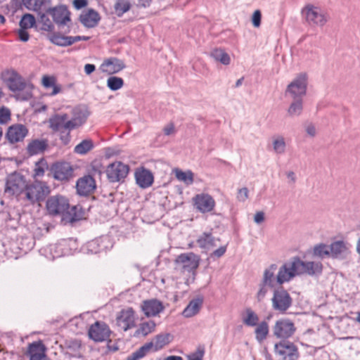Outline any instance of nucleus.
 Returning a JSON list of instances; mask_svg holds the SVG:
<instances>
[{
  "mask_svg": "<svg viewBox=\"0 0 360 360\" xmlns=\"http://www.w3.org/2000/svg\"><path fill=\"white\" fill-rule=\"evenodd\" d=\"M46 208L49 215L61 217L63 224H73L84 217V212L79 205L70 207L68 200L60 195L49 197L46 202Z\"/></svg>",
  "mask_w": 360,
  "mask_h": 360,
  "instance_id": "obj_1",
  "label": "nucleus"
},
{
  "mask_svg": "<svg viewBox=\"0 0 360 360\" xmlns=\"http://www.w3.org/2000/svg\"><path fill=\"white\" fill-rule=\"evenodd\" d=\"M169 342V334H159L154 338V342L146 343L137 350L129 355L126 360H140L147 355L153 347L159 350Z\"/></svg>",
  "mask_w": 360,
  "mask_h": 360,
  "instance_id": "obj_2",
  "label": "nucleus"
},
{
  "mask_svg": "<svg viewBox=\"0 0 360 360\" xmlns=\"http://www.w3.org/2000/svg\"><path fill=\"white\" fill-rule=\"evenodd\" d=\"M302 17L310 25L318 27L324 26L328 20V16L320 7L308 4L301 11Z\"/></svg>",
  "mask_w": 360,
  "mask_h": 360,
  "instance_id": "obj_3",
  "label": "nucleus"
},
{
  "mask_svg": "<svg viewBox=\"0 0 360 360\" xmlns=\"http://www.w3.org/2000/svg\"><path fill=\"white\" fill-rule=\"evenodd\" d=\"M1 79L9 90H24L29 88L25 79L14 69H7L1 72Z\"/></svg>",
  "mask_w": 360,
  "mask_h": 360,
  "instance_id": "obj_4",
  "label": "nucleus"
},
{
  "mask_svg": "<svg viewBox=\"0 0 360 360\" xmlns=\"http://www.w3.org/2000/svg\"><path fill=\"white\" fill-rule=\"evenodd\" d=\"M61 347L62 352L65 359L84 360L85 347L82 345L81 340L77 339L67 340Z\"/></svg>",
  "mask_w": 360,
  "mask_h": 360,
  "instance_id": "obj_5",
  "label": "nucleus"
},
{
  "mask_svg": "<svg viewBox=\"0 0 360 360\" xmlns=\"http://www.w3.org/2000/svg\"><path fill=\"white\" fill-rule=\"evenodd\" d=\"M27 187L25 176L18 172H13L8 176L5 187V193L8 195H18Z\"/></svg>",
  "mask_w": 360,
  "mask_h": 360,
  "instance_id": "obj_6",
  "label": "nucleus"
},
{
  "mask_svg": "<svg viewBox=\"0 0 360 360\" xmlns=\"http://www.w3.org/2000/svg\"><path fill=\"white\" fill-rule=\"evenodd\" d=\"M297 257H292L289 262L283 264L279 269L276 281L278 285L290 281L296 276H299Z\"/></svg>",
  "mask_w": 360,
  "mask_h": 360,
  "instance_id": "obj_7",
  "label": "nucleus"
},
{
  "mask_svg": "<svg viewBox=\"0 0 360 360\" xmlns=\"http://www.w3.org/2000/svg\"><path fill=\"white\" fill-rule=\"evenodd\" d=\"M50 192L49 188L44 182L35 181L25 188L26 198L31 202L43 200Z\"/></svg>",
  "mask_w": 360,
  "mask_h": 360,
  "instance_id": "obj_8",
  "label": "nucleus"
},
{
  "mask_svg": "<svg viewBox=\"0 0 360 360\" xmlns=\"http://www.w3.org/2000/svg\"><path fill=\"white\" fill-rule=\"evenodd\" d=\"M177 267L184 272H194L198 267L200 257L193 252L183 253L175 259Z\"/></svg>",
  "mask_w": 360,
  "mask_h": 360,
  "instance_id": "obj_9",
  "label": "nucleus"
},
{
  "mask_svg": "<svg viewBox=\"0 0 360 360\" xmlns=\"http://www.w3.org/2000/svg\"><path fill=\"white\" fill-rule=\"evenodd\" d=\"M271 302L274 310L284 313L292 305V300L285 290L279 288L274 290Z\"/></svg>",
  "mask_w": 360,
  "mask_h": 360,
  "instance_id": "obj_10",
  "label": "nucleus"
},
{
  "mask_svg": "<svg viewBox=\"0 0 360 360\" xmlns=\"http://www.w3.org/2000/svg\"><path fill=\"white\" fill-rule=\"evenodd\" d=\"M296 328L288 319H281L276 321L273 327V334L278 339L285 340L295 333Z\"/></svg>",
  "mask_w": 360,
  "mask_h": 360,
  "instance_id": "obj_11",
  "label": "nucleus"
},
{
  "mask_svg": "<svg viewBox=\"0 0 360 360\" xmlns=\"http://www.w3.org/2000/svg\"><path fill=\"white\" fill-rule=\"evenodd\" d=\"M136 319L135 312L132 308L123 309L117 315V326L121 330L127 331L135 326Z\"/></svg>",
  "mask_w": 360,
  "mask_h": 360,
  "instance_id": "obj_12",
  "label": "nucleus"
},
{
  "mask_svg": "<svg viewBox=\"0 0 360 360\" xmlns=\"http://www.w3.org/2000/svg\"><path fill=\"white\" fill-rule=\"evenodd\" d=\"M128 172V166L121 162L111 163L106 169V174L110 182H117L124 179Z\"/></svg>",
  "mask_w": 360,
  "mask_h": 360,
  "instance_id": "obj_13",
  "label": "nucleus"
},
{
  "mask_svg": "<svg viewBox=\"0 0 360 360\" xmlns=\"http://www.w3.org/2000/svg\"><path fill=\"white\" fill-rule=\"evenodd\" d=\"M88 334L89 338L94 341L103 342L109 338L110 330L104 322L96 321L90 326Z\"/></svg>",
  "mask_w": 360,
  "mask_h": 360,
  "instance_id": "obj_14",
  "label": "nucleus"
},
{
  "mask_svg": "<svg viewBox=\"0 0 360 360\" xmlns=\"http://www.w3.org/2000/svg\"><path fill=\"white\" fill-rule=\"evenodd\" d=\"M299 274L309 276L320 275L323 271V264L319 261H303L297 257Z\"/></svg>",
  "mask_w": 360,
  "mask_h": 360,
  "instance_id": "obj_15",
  "label": "nucleus"
},
{
  "mask_svg": "<svg viewBox=\"0 0 360 360\" xmlns=\"http://www.w3.org/2000/svg\"><path fill=\"white\" fill-rule=\"evenodd\" d=\"M89 115L90 112L86 105H77L71 111V117H69V126H70L72 129L79 127L86 122Z\"/></svg>",
  "mask_w": 360,
  "mask_h": 360,
  "instance_id": "obj_16",
  "label": "nucleus"
},
{
  "mask_svg": "<svg viewBox=\"0 0 360 360\" xmlns=\"http://www.w3.org/2000/svg\"><path fill=\"white\" fill-rule=\"evenodd\" d=\"M49 127L54 131L65 133L72 130L69 126V115L67 113H58L52 116L49 120Z\"/></svg>",
  "mask_w": 360,
  "mask_h": 360,
  "instance_id": "obj_17",
  "label": "nucleus"
},
{
  "mask_svg": "<svg viewBox=\"0 0 360 360\" xmlns=\"http://www.w3.org/2000/svg\"><path fill=\"white\" fill-rule=\"evenodd\" d=\"M276 354L282 356L283 360H296L298 358L297 347L293 343L289 342H281L274 346Z\"/></svg>",
  "mask_w": 360,
  "mask_h": 360,
  "instance_id": "obj_18",
  "label": "nucleus"
},
{
  "mask_svg": "<svg viewBox=\"0 0 360 360\" xmlns=\"http://www.w3.org/2000/svg\"><path fill=\"white\" fill-rule=\"evenodd\" d=\"M193 202L195 207L202 213L211 212L215 206L214 198L207 193L197 194L193 197Z\"/></svg>",
  "mask_w": 360,
  "mask_h": 360,
  "instance_id": "obj_19",
  "label": "nucleus"
},
{
  "mask_svg": "<svg viewBox=\"0 0 360 360\" xmlns=\"http://www.w3.org/2000/svg\"><path fill=\"white\" fill-rule=\"evenodd\" d=\"M352 245L344 240H337L330 245V257L344 259L350 254Z\"/></svg>",
  "mask_w": 360,
  "mask_h": 360,
  "instance_id": "obj_20",
  "label": "nucleus"
},
{
  "mask_svg": "<svg viewBox=\"0 0 360 360\" xmlns=\"http://www.w3.org/2000/svg\"><path fill=\"white\" fill-rule=\"evenodd\" d=\"M28 134L27 128L22 124H15L10 126L6 134L8 142L11 143L23 141Z\"/></svg>",
  "mask_w": 360,
  "mask_h": 360,
  "instance_id": "obj_21",
  "label": "nucleus"
},
{
  "mask_svg": "<svg viewBox=\"0 0 360 360\" xmlns=\"http://www.w3.org/2000/svg\"><path fill=\"white\" fill-rule=\"evenodd\" d=\"M48 14L51 15L55 23L59 26L65 25L68 22L70 21V13L65 6L62 5L54 8L50 7Z\"/></svg>",
  "mask_w": 360,
  "mask_h": 360,
  "instance_id": "obj_22",
  "label": "nucleus"
},
{
  "mask_svg": "<svg viewBox=\"0 0 360 360\" xmlns=\"http://www.w3.org/2000/svg\"><path fill=\"white\" fill-rule=\"evenodd\" d=\"M290 96L293 99L288 110V115L290 117H296L301 115L302 111V98L305 91H289Z\"/></svg>",
  "mask_w": 360,
  "mask_h": 360,
  "instance_id": "obj_23",
  "label": "nucleus"
},
{
  "mask_svg": "<svg viewBox=\"0 0 360 360\" xmlns=\"http://www.w3.org/2000/svg\"><path fill=\"white\" fill-rule=\"evenodd\" d=\"M51 171L53 177L60 181L68 179L72 173V169L68 162H56L52 165Z\"/></svg>",
  "mask_w": 360,
  "mask_h": 360,
  "instance_id": "obj_24",
  "label": "nucleus"
},
{
  "mask_svg": "<svg viewBox=\"0 0 360 360\" xmlns=\"http://www.w3.org/2000/svg\"><path fill=\"white\" fill-rule=\"evenodd\" d=\"M49 147V141L46 139H32L29 141L26 151L30 155L42 154Z\"/></svg>",
  "mask_w": 360,
  "mask_h": 360,
  "instance_id": "obj_25",
  "label": "nucleus"
},
{
  "mask_svg": "<svg viewBox=\"0 0 360 360\" xmlns=\"http://www.w3.org/2000/svg\"><path fill=\"white\" fill-rule=\"evenodd\" d=\"M76 188L80 195H88L96 188L95 180L90 175L84 176L78 179Z\"/></svg>",
  "mask_w": 360,
  "mask_h": 360,
  "instance_id": "obj_26",
  "label": "nucleus"
},
{
  "mask_svg": "<svg viewBox=\"0 0 360 360\" xmlns=\"http://www.w3.org/2000/svg\"><path fill=\"white\" fill-rule=\"evenodd\" d=\"M164 308L162 303L156 299L146 300L141 304L142 311L148 317L158 315Z\"/></svg>",
  "mask_w": 360,
  "mask_h": 360,
  "instance_id": "obj_27",
  "label": "nucleus"
},
{
  "mask_svg": "<svg viewBox=\"0 0 360 360\" xmlns=\"http://www.w3.org/2000/svg\"><path fill=\"white\" fill-rule=\"evenodd\" d=\"M101 16L99 13L93 8L84 11L79 16L81 23L86 27H95L99 22Z\"/></svg>",
  "mask_w": 360,
  "mask_h": 360,
  "instance_id": "obj_28",
  "label": "nucleus"
},
{
  "mask_svg": "<svg viewBox=\"0 0 360 360\" xmlns=\"http://www.w3.org/2000/svg\"><path fill=\"white\" fill-rule=\"evenodd\" d=\"M24 6L29 10L37 11L38 14L48 13L51 7V0H22Z\"/></svg>",
  "mask_w": 360,
  "mask_h": 360,
  "instance_id": "obj_29",
  "label": "nucleus"
},
{
  "mask_svg": "<svg viewBox=\"0 0 360 360\" xmlns=\"http://www.w3.org/2000/svg\"><path fill=\"white\" fill-rule=\"evenodd\" d=\"M27 355L30 360H40L47 356L46 347L41 341L34 342L28 347Z\"/></svg>",
  "mask_w": 360,
  "mask_h": 360,
  "instance_id": "obj_30",
  "label": "nucleus"
},
{
  "mask_svg": "<svg viewBox=\"0 0 360 360\" xmlns=\"http://www.w3.org/2000/svg\"><path fill=\"white\" fill-rule=\"evenodd\" d=\"M123 68H124L123 61L117 58H108L101 65V70L108 74L116 73Z\"/></svg>",
  "mask_w": 360,
  "mask_h": 360,
  "instance_id": "obj_31",
  "label": "nucleus"
},
{
  "mask_svg": "<svg viewBox=\"0 0 360 360\" xmlns=\"http://www.w3.org/2000/svg\"><path fill=\"white\" fill-rule=\"evenodd\" d=\"M135 178L137 184L143 188L150 186L153 182L152 173L146 169L137 170L135 172Z\"/></svg>",
  "mask_w": 360,
  "mask_h": 360,
  "instance_id": "obj_32",
  "label": "nucleus"
},
{
  "mask_svg": "<svg viewBox=\"0 0 360 360\" xmlns=\"http://www.w3.org/2000/svg\"><path fill=\"white\" fill-rule=\"evenodd\" d=\"M308 88V75L306 72H300L296 75L293 80L288 85L287 90L297 89L306 90Z\"/></svg>",
  "mask_w": 360,
  "mask_h": 360,
  "instance_id": "obj_33",
  "label": "nucleus"
},
{
  "mask_svg": "<svg viewBox=\"0 0 360 360\" xmlns=\"http://www.w3.org/2000/svg\"><path fill=\"white\" fill-rule=\"evenodd\" d=\"M203 300L200 297L192 300L182 312L186 318H190L196 315L202 307Z\"/></svg>",
  "mask_w": 360,
  "mask_h": 360,
  "instance_id": "obj_34",
  "label": "nucleus"
},
{
  "mask_svg": "<svg viewBox=\"0 0 360 360\" xmlns=\"http://www.w3.org/2000/svg\"><path fill=\"white\" fill-rule=\"evenodd\" d=\"M276 271L277 265L274 264L270 265L264 270L262 280L264 285H269L270 288H274L276 285H278L276 281V276H275Z\"/></svg>",
  "mask_w": 360,
  "mask_h": 360,
  "instance_id": "obj_35",
  "label": "nucleus"
},
{
  "mask_svg": "<svg viewBox=\"0 0 360 360\" xmlns=\"http://www.w3.org/2000/svg\"><path fill=\"white\" fill-rule=\"evenodd\" d=\"M219 239L215 238L210 233H204L197 240V244L201 248L210 250L217 246Z\"/></svg>",
  "mask_w": 360,
  "mask_h": 360,
  "instance_id": "obj_36",
  "label": "nucleus"
},
{
  "mask_svg": "<svg viewBox=\"0 0 360 360\" xmlns=\"http://www.w3.org/2000/svg\"><path fill=\"white\" fill-rule=\"evenodd\" d=\"M156 324L153 321H148L140 323L139 328L135 332L136 337H145L155 330Z\"/></svg>",
  "mask_w": 360,
  "mask_h": 360,
  "instance_id": "obj_37",
  "label": "nucleus"
},
{
  "mask_svg": "<svg viewBox=\"0 0 360 360\" xmlns=\"http://www.w3.org/2000/svg\"><path fill=\"white\" fill-rule=\"evenodd\" d=\"M255 338L259 342H263L269 334V324L266 321L257 323L255 330Z\"/></svg>",
  "mask_w": 360,
  "mask_h": 360,
  "instance_id": "obj_38",
  "label": "nucleus"
},
{
  "mask_svg": "<svg viewBox=\"0 0 360 360\" xmlns=\"http://www.w3.org/2000/svg\"><path fill=\"white\" fill-rule=\"evenodd\" d=\"M174 174L179 181L184 182L187 186L193 183V173L191 170L184 172L181 169H176Z\"/></svg>",
  "mask_w": 360,
  "mask_h": 360,
  "instance_id": "obj_39",
  "label": "nucleus"
},
{
  "mask_svg": "<svg viewBox=\"0 0 360 360\" xmlns=\"http://www.w3.org/2000/svg\"><path fill=\"white\" fill-rule=\"evenodd\" d=\"M313 255L321 259L330 257V245L324 243L316 245L313 248Z\"/></svg>",
  "mask_w": 360,
  "mask_h": 360,
  "instance_id": "obj_40",
  "label": "nucleus"
},
{
  "mask_svg": "<svg viewBox=\"0 0 360 360\" xmlns=\"http://www.w3.org/2000/svg\"><path fill=\"white\" fill-rule=\"evenodd\" d=\"M50 41L59 46H68L72 45L71 36H64L58 33L53 34L50 37Z\"/></svg>",
  "mask_w": 360,
  "mask_h": 360,
  "instance_id": "obj_41",
  "label": "nucleus"
},
{
  "mask_svg": "<svg viewBox=\"0 0 360 360\" xmlns=\"http://www.w3.org/2000/svg\"><path fill=\"white\" fill-rule=\"evenodd\" d=\"M211 56L217 61H219L223 65H229L231 62L229 55L223 49H216L211 53Z\"/></svg>",
  "mask_w": 360,
  "mask_h": 360,
  "instance_id": "obj_42",
  "label": "nucleus"
},
{
  "mask_svg": "<svg viewBox=\"0 0 360 360\" xmlns=\"http://www.w3.org/2000/svg\"><path fill=\"white\" fill-rule=\"evenodd\" d=\"M130 8L131 4L129 0H117L114 5L115 12L119 17L129 11Z\"/></svg>",
  "mask_w": 360,
  "mask_h": 360,
  "instance_id": "obj_43",
  "label": "nucleus"
},
{
  "mask_svg": "<svg viewBox=\"0 0 360 360\" xmlns=\"http://www.w3.org/2000/svg\"><path fill=\"white\" fill-rule=\"evenodd\" d=\"M94 148L93 142L91 139H85L77 144L74 149V151L79 155H84L90 151Z\"/></svg>",
  "mask_w": 360,
  "mask_h": 360,
  "instance_id": "obj_44",
  "label": "nucleus"
},
{
  "mask_svg": "<svg viewBox=\"0 0 360 360\" xmlns=\"http://www.w3.org/2000/svg\"><path fill=\"white\" fill-rule=\"evenodd\" d=\"M243 321L246 326H255L258 323L259 316L251 309H247Z\"/></svg>",
  "mask_w": 360,
  "mask_h": 360,
  "instance_id": "obj_45",
  "label": "nucleus"
},
{
  "mask_svg": "<svg viewBox=\"0 0 360 360\" xmlns=\"http://www.w3.org/2000/svg\"><path fill=\"white\" fill-rule=\"evenodd\" d=\"M273 149L276 154H283L285 151L286 144L285 139L281 136L275 137L273 140Z\"/></svg>",
  "mask_w": 360,
  "mask_h": 360,
  "instance_id": "obj_46",
  "label": "nucleus"
},
{
  "mask_svg": "<svg viewBox=\"0 0 360 360\" xmlns=\"http://www.w3.org/2000/svg\"><path fill=\"white\" fill-rule=\"evenodd\" d=\"M48 13L43 12L39 15V23L41 24V29L44 31L51 32L53 30V25L47 16Z\"/></svg>",
  "mask_w": 360,
  "mask_h": 360,
  "instance_id": "obj_47",
  "label": "nucleus"
},
{
  "mask_svg": "<svg viewBox=\"0 0 360 360\" xmlns=\"http://www.w3.org/2000/svg\"><path fill=\"white\" fill-rule=\"evenodd\" d=\"M35 18L31 14H25L20 21V27L23 29L31 28L35 24Z\"/></svg>",
  "mask_w": 360,
  "mask_h": 360,
  "instance_id": "obj_48",
  "label": "nucleus"
},
{
  "mask_svg": "<svg viewBox=\"0 0 360 360\" xmlns=\"http://www.w3.org/2000/svg\"><path fill=\"white\" fill-rule=\"evenodd\" d=\"M123 86V79L117 77H110L108 79V86L110 90H118Z\"/></svg>",
  "mask_w": 360,
  "mask_h": 360,
  "instance_id": "obj_49",
  "label": "nucleus"
},
{
  "mask_svg": "<svg viewBox=\"0 0 360 360\" xmlns=\"http://www.w3.org/2000/svg\"><path fill=\"white\" fill-rule=\"evenodd\" d=\"M11 110L4 106L0 108V124H6L11 120Z\"/></svg>",
  "mask_w": 360,
  "mask_h": 360,
  "instance_id": "obj_50",
  "label": "nucleus"
},
{
  "mask_svg": "<svg viewBox=\"0 0 360 360\" xmlns=\"http://www.w3.org/2000/svg\"><path fill=\"white\" fill-rule=\"evenodd\" d=\"M87 250L92 254H96L103 250V248L100 247L99 240H94L88 243Z\"/></svg>",
  "mask_w": 360,
  "mask_h": 360,
  "instance_id": "obj_51",
  "label": "nucleus"
},
{
  "mask_svg": "<svg viewBox=\"0 0 360 360\" xmlns=\"http://www.w3.org/2000/svg\"><path fill=\"white\" fill-rule=\"evenodd\" d=\"M55 79L53 77L45 75L42 77V84L45 88H51L53 90H60L59 88L54 85Z\"/></svg>",
  "mask_w": 360,
  "mask_h": 360,
  "instance_id": "obj_52",
  "label": "nucleus"
},
{
  "mask_svg": "<svg viewBox=\"0 0 360 360\" xmlns=\"http://www.w3.org/2000/svg\"><path fill=\"white\" fill-rule=\"evenodd\" d=\"M269 285H264V282H261L259 285V290L257 294L258 301H262L266 296L269 289H271Z\"/></svg>",
  "mask_w": 360,
  "mask_h": 360,
  "instance_id": "obj_53",
  "label": "nucleus"
},
{
  "mask_svg": "<svg viewBox=\"0 0 360 360\" xmlns=\"http://www.w3.org/2000/svg\"><path fill=\"white\" fill-rule=\"evenodd\" d=\"M13 93L15 99L20 101H27L32 97L31 91H13Z\"/></svg>",
  "mask_w": 360,
  "mask_h": 360,
  "instance_id": "obj_54",
  "label": "nucleus"
},
{
  "mask_svg": "<svg viewBox=\"0 0 360 360\" xmlns=\"http://www.w3.org/2000/svg\"><path fill=\"white\" fill-rule=\"evenodd\" d=\"M205 350L202 348H198L196 352L188 356V360H202Z\"/></svg>",
  "mask_w": 360,
  "mask_h": 360,
  "instance_id": "obj_55",
  "label": "nucleus"
},
{
  "mask_svg": "<svg viewBox=\"0 0 360 360\" xmlns=\"http://www.w3.org/2000/svg\"><path fill=\"white\" fill-rule=\"evenodd\" d=\"M262 13L259 10H256L252 16V22L254 27H259L261 25Z\"/></svg>",
  "mask_w": 360,
  "mask_h": 360,
  "instance_id": "obj_56",
  "label": "nucleus"
},
{
  "mask_svg": "<svg viewBox=\"0 0 360 360\" xmlns=\"http://www.w3.org/2000/svg\"><path fill=\"white\" fill-rule=\"evenodd\" d=\"M248 198V189L245 187L238 190L237 193V199L239 201L244 202Z\"/></svg>",
  "mask_w": 360,
  "mask_h": 360,
  "instance_id": "obj_57",
  "label": "nucleus"
},
{
  "mask_svg": "<svg viewBox=\"0 0 360 360\" xmlns=\"http://www.w3.org/2000/svg\"><path fill=\"white\" fill-rule=\"evenodd\" d=\"M163 132L166 136H172L176 134L175 127L173 123L167 124L163 128Z\"/></svg>",
  "mask_w": 360,
  "mask_h": 360,
  "instance_id": "obj_58",
  "label": "nucleus"
},
{
  "mask_svg": "<svg viewBox=\"0 0 360 360\" xmlns=\"http://www.w3.org/2000/svg\"><path fill=\"white\" fill-rule=\"evenodd\" d=\"M27 29L21 28L18 30V37L20 41H27L30 38L28 32L26 31Z\"/></svg>",
  "mask_w": 360,
  "mask_h": 360,
  "instance_id": "obj_59",
  "label": "nucleus"
},
{
  "mask_svg": "<svg viewBox=\"0 0 360 360\" xmlns=\"http://www.w3.org/2000/svg\"><path fill=\"white\" fill-rule=\"evenodd\" d=\"M72 4H73L74 7L76 9L79 10V9L84 8L85 6H87L88 1L87 0H73Z\"/></svg>",
  "mask_w": 360,
  "mask_h": 360,
  "instance_id": "obj_60",
  "label": "nucleus"
},
{
  "mask_svg": "<svg viewBox=\"0 0 360 360\" xmlns=\"http://www.w3.org/2000/svg\"><path fill=\"white\" fill-rule=\"evenodd\" d=\"M226 246H225V245L221 246L218 249H217L216 250H214L213 252L212 256L219 258V257H221L222 255H224V253L226 252Z\"/></svg>",
  "mask_w": 360,
  "mask_h": 360,
  "instance_id": "obj_61",
  "label": "nucleus"
},
{
  "mask_svg": "<svg viewBox=\"0 0 360 360\" xmlns=\"http://www.w3.org/2000/svg\"><path fill=\"white\" fill-rule=\"evenodd\" d=\"M264 220V213L263 212H257L254 217V221L256 224H259Z\"/></svg>",
  "mask_w": 360,
  "mask_h": 360,
  "instance_id": "obj_62",
  "label": "nucleus"
},
{
  "mask_svg": "<svg viewBox=\"0 0 360 360\" xmlns=\"http://www.w3.org/2000/svg\"><path fill=\"white\" fill-rule=\"evenodd\" d=\"M306 132L309 136L314 137L316 134V130L312 124H309L306 127Z\"/></svg>",
  "mask_w": 360,
  "mask_h": 360,
  "instance_id": "obj_63",
  "label": "nucleus"
},
{
  "mask_svg": "<svg viewBox=\"0 0 360 360\" xmlns=\"http://www.w3.org/2000/svg\"><path fill=\"white\" fill-rule=\"evenodd\" d=\"M89 39H90V37H88V36H75V37L71 36L72 44H73L74 43L77 42L79 41H88Z\"/></svg>",
  "mask_w": 360,
  "mask_h": 360,
  "instance_id": "obj_64",
  "label": "nucleus"
}]
</instances>
